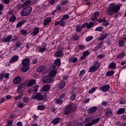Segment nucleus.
Segmentation results:
<instances>
[{
  "label": "nucleus",
  "mask_w": 126,
  "mask_h": 126,
  "mask_svg": "<svg viewBox=\"0 0 126 126\" xmlns=\"http://www.w3.org/2000/svg\"><path fill=\"white\" fill-rule=\"evenodd\" d=\"M52 22V18L51 17H47L44 19V26H46L48 25L49 23H51Z\"/></svg>",
  "instance_id": "4468645a"
},
{
  "label": "nucleus",
  "mask_w": 126,
  "mask_h": 126,
  "mask_svg": "<svg viewBox=\"0 0 126 126\" xmlns=\"http://www.w3.org/2000/svg\"><path fill=\"white\" fill-rule=\"evenodd\" d=\"M103 29L104 28H103V27H97L95 28V31H99V32H102Z\"/></svg>",
  "instance_id": "8fccbe9b"
},
{
  "label": "nucleus",
  "mask_w": 126,
  "mask_h": 126,
  "mask_svg": "<svg viewBox=\"0 0 126 126\" xmlns=\"http://www.w3.org/2000/svg\"><path fill=\"white\" fill-rule=\"evenodd\" d=\"M22 67L21 70L23 72H27V71L30 69V59L28 58H25V59L22 60Z\"/></svg>",
  "instance_id": "f03ea898"
},
{
  "label": "nucleus",
  "mask_w": 126,
  "mask_h": 126,
  "mask_svg": "<svg viewBox=\"0 0 126 126\" xmlns=\"http://www.w3.org/2000/svg\"><path fill=\"white\" fill-rule=\"evenodd\" d=\"M60 121H61V118L57 117L55 118L52 121V123L53 125H58L60 123Z\"/></svg>",
  "instance_id": "393cba45"
},
{
  "label": "nucleus",
  "mask_w": 126,
  "mask_h": 126,
  "mask_svg": "<svg viewBox=\"0 0 126 126\" xmlns=\"http://www.w3.org/2000/svg\"><path fill=\"white\" fill-rule=\"evenodd\" d=\"M55 56L56 58H61V57H63V51H62L58 50L55 53Z\"/></svg>",
  "instance_id": "6ab92c4d"
},
{
  "label": "nucleus",
  "mask_w": 126,
  "mask_h": 126,
  "mask_svg": "<svg viewBox=\"0 0 126 126\" xmlns=\"http://www.w3.org/2000/svg\"><path fill=\"white\" fill-rule=\"evenodd\" d=\"M60 4L61 5H65V6H66L68 4V0H63L60 1Z\"/></svg>",
  "instance_id": "c9c22d12"
},
{
  "label": "nucleus",
  "mask_w": 126,
  "mask_h": 126,
  "mask_svg": "<svg viewBox=\"0 0 126 126\" xmlns=\"http://www.w3.org/2000/svg\"><path fill=\"white\" fill-rule=\"evenodd\" d=\"M43 83H51L53 81V78L50 76H45L42 79Z\"/></svg>",
  "instance_id": "6e6552de"
},
{
  "label": "nucleus",
  "mask_w": 126,
  "mask_h": 126,
  "mask_svg": "<svg viewBox=\"0 0 126 126\" xmlns=\"http://www.w3.org/2000/svg\"><path fill=\"white\" fill-rule=\"evenodd\" d=\"M99 121H100V118H96L94 120H91V122H89L88 123L86 124L85 125V126H94L95 124H97V123H98Z\"/></svg>",
  "instance_id": "9b49d317"
},
{
  "label": "nucleus",
  "mask_w": 126,
  "mask_h": 126,
  "mask_svg": "<svg viewBox=\"0 0 126 126\" xmlns=\"http://www.w3.org/2000/svg\"><path fill=\"white\" fill-rule=\"evenodd\" d=\"M20 82H21V77H20V76L16 77L13 80V83H14V84H18L20 83Z\"/></svg>",
  "instance_id": "f3484780"
},
{
  "label": "nucleus",
  "mask_w": 126,
  "mask_h": 126,
  "mask_svg": "<svg viewBox=\"0 0 126 126\" xmlns=\"http://www.w3.org/2000/svg\"><path fill=\"white\" fill-rule=\"evenodd\" d=\"M12 125V121H9L8 122V124L6 126H11Z\"/></svg>",
  "instance_id": "774afa93"
},
{
  "label": "nucleus",
  "mask_w": 126,
  "mask_h": 126,
  "mask_svg": "<svg viewBox=\"0 0 126 126\" xmlns=\"http://www.w3.org/2000/svg\"><path fill=\"white\" fill-rule=\"evenodd\" d=\"M30 3H31V0H27L23 4V6L25 7L27 5H28V4H30Z\"/></svg>",
  "instance_id": "ea45409f"
},
{
  "label": "nucleus",
  "mask_w": 126,
  "mask_h": 126,
  "mask_svg": "<svg viewBox=\"0 0 126 126\" xmlns=\"http://www.w3.org/2000/svg\"><path fill=\"white\" fill-rule=\"evenodd\" d=\"M32 46H33V44L31 43H28L26 45V48H28V50H29V48H30V47H31Z\"/></svg>",
  "instance_id": "5fc2aeb1"
},
{
  "label": "nucleus",
  "mask_w": 126,
  "mask_h": 126,
  "mask_svg": "<svg viewBox=\"0 0 126 126\" xmlns=\"http://www.w3.org/2000/svg\"><path fill=\"white\" fill-rule=\"evenodd\" d=\"M24 90H25V85L24 84H20L19 85L17 92L19 93V94H22L24 92Z\"/></svg>",
  "instance_id": "1a4fd4ad"
},
{
  "label": "nucleus",
  "mask_w": 126,
  "mask_h": 126,
  "mask_svg": "<svg viewBox=\"0 0 126 126\" xmlns=\"http://www.w3.org/2000/svg\"><path fill=\"white\" fill-rule=\"evenodd\" d=\"M73 40H75V41H78V40H79V35L75 34L73 36Z\"/></svg>",
  "instance_id": "a18cd8bd"
},
{
  "label": "nucleus",
  "mask_w": 126,
  "mask_h": 126,
  "mask_svg": "<svg viewBox=\"0 0 126 126\" xmlns=\"http://www.w3.org/2000/svg\"><path fill=\"white\" fill-rule=\"evenodd\" d=\"M119 104H125V100L123 99H120L118 100Z\"/></svg>",
  "instance_id": "69168bd1"
},
{
  "label": "nucleus",
  "mask_w": 126,
  "mask_h": 126,
  "mask_svg": "<svg viewBox=\"0 0 126 126\" xmlns=\"http://www.w3.org/2000/svg\"><path fill=\"white\" fill-rule=\"evenodd\" d=\"M92 21H96L97 20V17L94 16V17L92 18Z\"/></svg>",
  "instance_id": "338daca9"
},
{
  "label": "nucleus",
  "mask_w": 126,
  "mask_h": 126,
  "mask_svg": "<svg viewBox=\"0 0 126 126\" xmlns=\"http://www.w3.org/2000/svg\"><path fill=\"white\" fill-rule=\"evenodd\" d=\"M98 110V107L96 106H94L90 108L89 110V114H93V113H95Z\"/></svg>",
  "instance_id": "a211bd4d"
},
{
  "label": "nucleus",
  "mask_w": 126,
  "mask_h": 126,
  "mask_svg": "<svg viewBox=\"0 0 126 126\" xmlns=\"http://www.w3.org/2000/svg\"><path fill=\"white\" fill-rule=\"evenodd\" d=\"M19 57L17 55H15L14 56H13L10 60L9 63H13L16 62H17V61H18V59H19Z\"/></svg>",
  "instance_id": "2eb2a0df"
},
{
  "label": "nucleus",
  "mask_w": 126,
  "mask_h": 126,
  "mask_svg": "<svg viewBox=\"0 0 126 126\" xmlns=\"http://www.w3.org/2000/svg\"><path fill=\"white\" fill-rule=\"evenodd\" d=\"M90 53H89V51L88 50H87L85 52H83V55L85 56V57H87V56L89 55Z\"/></svg>",
  "instance_id": "864d4df0"
},
{
  "label": "nucleus",
  "mask_w": 126,
  "mask_h": 126,
  "mask_svg": "<svg viewBox=\"0 0 126 126\" xmlns=\"http://www.w3.org/2000/svg\"><path fill=\"white\" fill-rule=\"evenodd\" d=\"M98 22H99V23H101L102 22H104V21H106V18H103V19H99L97 20Z\"/></svg>",
  "instance_id": "6e6d98bb"
},
{
  "label": "nucleus",
  "mask_w": 126,
  "mask_h": 126,
  "mask_svg": "<svg viewBox=\"0 0 126 126\" xmlns=\"http://www.w3.org/2000/svg\"><path fill=\"white\" fill-rule=\"evenodd\" d=\"M24 23H26V20H22L20 21L19 23H18L17 24V28H19V27H21V26H22Z\"/></svg>",
  "instance_id": "f704fd0d"
},
{
  "label": "nucleus",
  "mask_w": 126,
  "mask_h": 126,
  "mask_svg": "<svg viewBox=\"0 0 126 126\" xmlns=\"http://www.w3.org/2000/svg\"><path fill=\"white\" fill-rule=\"evenodd\" d=\"M40 30V28L39 27L34 28L33 29V31L32 32V34L34 36H36V35H38V33H39V31Z\"/></svg>",
  "instance_id": "cd10ccee"
},
{
  "label": "nucleus",
  "mask_w": 126,
  "mask_h": 126,
  "mask_svg": "<svg viewBox=\"0 0 126 126\" xmlns=\"http://www.w3.org/2000/svg\"><path fill=\"white\" fill-rule=\"evenodd\" d=\"M59 24L60 26H64V24H65V21L61 18L60 21L56 22L55 23V25H58Z\"/></svg>",
  "instance_id": "ddd939ff"
},
{
  "label": "nucleus",
  "mask_w": 126,
  "mask_h": 126,
  "mask_svg": "<svg viewBox=\"0 0 126 126\" xmlns=\"http://www.w3.org/2000/svg\"><path fill=\"white\" fill-rule=\"evenodd\" d=\"M55 64H56V65H61V60L60 59H56L55 62Z\"/></svg>",
  "instance_id": "79ce46f5"
},
{
  "label": "nucleus",
  "mask_w": 126,
  "mask_h": 126,
  "mask_svg": "<svg viewBox=\"0 0 126 126\" xmlns=\"http://www.w3.org/2000/svg\"><path fill=\"white\" fill-rule=\"evenodd\" d=\"M120 9L121 6L120 5H116V3H111L109 4L107 9L108 14L112 16L115 13H118Z\"/></svg>",
  "instance_id": "f257e3e1"
},
{
  "label": "nucleus",
  "mask_w": 126,
  "mask_h": 126,
  "mask_svg": "<svg viewBox=\"0 0 126 126\" xmlns=\"http://www.w3.org/2000/svg\"><path fill=\"white\" fill-rule=\"evenodd\" d=\"M121 120L122 121H125V120H126V115H123L121 116Z\"/></svg>",
  "instance_id": "e2e57ef3"
},
{
  "label": "nucleus",
  "mask_w": 126,
  "mask_h": 126,
  "mask_svg": "<svg viewBox=\"0 0 126 126\" xmlns=\"http://www.w3.org/2000/svg\"><path fill=\"white\" fill-rule=\"evenodd\" d=\"M63 78L64 80H66L68 78V75H64L63 76Z\"/></svg>",
  "instance_id": "680f3d73"
},
{
  "label": "nucleus",
  "mask_w": 126,
  "mask_h": 126,
  "mask_svg": "<svg viewBox=\"0 0 126 126\" xmlns=\"http://www.w3.org/2000/svg\"><path fill=\"white\" fill-rule=\"evenodd\" d=\"M94 37L93 36H89L86 38V42H89L91 41V40H93Z\"/></svg>",
  "instance_id": "37998d69"
},
{
  "label": "nucleus",
  "mask_w": 126,
  "mask_h": 126,
  "mask_svg": "<svg viewBox=\"0 0 126 126\" xmlns=\"http://www.w3.org/2000/svg\"><path fill=\"white\" fill-rule=\"evenodd\" d=\"M21 46H22V43L20 41L16 42L15 43V47L14 48V51H16V50L19 49Z\"/></svg>",
  "instance_id": "4be33fe9"
},
{
  "label": "nucleus",
  "mask_w": 126,
  "mask_h": 126,
  "mask_svg": "<svg viewBox=\"0 0 126 126\" xmlns=\"http://www.w3.org/2000/svg\"><path fill=\"white\" fill-rule=\"evenodd\" d=\"M85 73V71L84 70H82L81 71H80V73H79V75L80 76H82L83 74H84Z\"/></svg>",
  "instance_id": "052dcab7"
},
{
  "label": "nucleus",
  "mask_w": 126,
  "mask_h": 126,
  "mask_svg": "<svg viewBox=\"0 0 126 126\" xmlns=\"http://www.w3.org/2000/svg\"><path fill=\"white\" fill-rule=\"evenodd\" d=\"M102 47H103V42H101L97 44L94 50V51H98V50H100Z\"/></svg>",
  "instance_id": "5701e85b"
},
{
  "label": "nucleus",
  "mask_w": 126,
  "mask_h": 126,
  "mask_svg": "<svg viewBox=\"0 0 126 126\" xmlns=\"http://www.w3.org/2000/svg\"><path fill=\"white\" fill-rule=\"evenodd\" d=\"M116 65H117V64H116V63L112 62L109 65V67L110 68H112V69H115V68H116Z\"/></svg>",
  "instance_id": "72a5a7b5"
},
{
  "label": "nucleus",
  "mask_w": 126,
  "mask_h": 126,
  "mask_svg": "<svg viewBox=\"0 0 126 126\" xmlns=\"http://www.w3.org/2000/svg\"><path fill=\"white\" fill-rule=\"evenodd\" d=\"M51 89V86L49 85H46L44 86L42 89V91L43 92H47V91H49Z\"/></svg>",
  "instance_id": "bb28decb"
},
{
  "label": "nucleus",
  "mask_w": 126,
  "mask_h": 126,
  "mask_svg": "<svg viewBox=\"0 0 126 126\" xmlns=\"http://www.w3.org/2000/svg\"><path fill=\"white\" fill-rule=\"evenodd\" d=\"M31 11H32V7L31 6L27 7V8H24L21 12V16H26L30 13H31Z\"/></svg>",
  "instance_id": "423d86ee"
},
{
  "label": "nucleus",
  "mask_w": 126,
  "mask_h": 126,
  "mask_svg": "<svg viewBox=\"0 0 126 126\" xmlns=\"http://www.w3.org/2000/svg\"><path fill=\"white\" fill-rule=\"evenodd\" d=\"M16 19V17H15V16L13 15L12 16L10 17V18H9V21L10 22H14V21H15Z\"/></svg>",
  "instance_id": "a19ab883"
},
{
  "label": "nucleus",
  "mask_w": 126,
  "mask_h": 126,
  "mask_svg": "<svg viewBox=\"0 0 126 126\" xmlns=\"http://www.w3.org/2000/svg\"><path fill=\"white\" fill-rule=\"evenodd\" d=\"M125 56H126V53L125 52H123L117 55L116 56V58L121 60V59H123Z\"/></svg>",
  "instance_id": "2f4dec72"
},
{
  "label": "nucleus",
  "mask_w": 126,
  "mask_h": 126,
  "mask_svg": "<svg viewBox=\"0 0 126 126\" xmlns=\"http://www.w3.org/2000/svg\"><path fill=\"white\" fill-rule=\"evenodd\" d=\"M109 35L110 34L107 32H102L101 34V36L99 37L97 39L98 41H103L105 40V39H107V37L108 36H109Z\"/></svg>",
  "instance_id": "9d476101"
},
{
  "label": "nucleus",
  "mask_w": 126,
  "mask_h": 126,
  "mask_svg": "<svg viewBox=\"0 0 126 126\" xmlns=\"http://www.w3.org/2000/svg\"><path fill=\"white\" fill-rule=\"evenodd\" d=\"M94 91H95V88H93L89 91V93L90 94H92V93H93V92H94Z\"/></svg>",
  "instance_id": "13d9d810"
},
{
  "label": "nucleus",
  "mask_w": 126,
  "mask_h": 126,
  "mask_svg": "<svg viewBox=\"0 0 126 126\" xmlns=\"http://www.w3.org/2000/svg\"><path fill=\"white\" fill-rule=\"evenodd\" d=\"M100 89L104 92H106L110 89V86H109V85H105L101 87Z\"/></svg>",
  "instance_id": "aec40b11"
},
{
  "label": "nucleus",
  "mask_w": 126,
  "mask_h": 126,
  "mask_svg": "<svg viewBox=\"0 0 126 126\" xmlns=\"http://www.w3.org/2000/svg\"><path fill=\"white\" fill-rule=\"evenodd\" d=\"M42 47H40L39 50L40 53H44L47 51V44L45 43H42Z\"/></svg>",
  "instance_id": "f8f14e48"
},
{
  "label": "nucleus",
  "mask_w": 126,
  "mask_h": 126,
  "mask_svg": "<svg viewBox=\"0 0 126 126\" xmlns=\"http://www.w3.org/2000/svg\"><path fill=\"white\" fill-rule=\"evenodd\" d=\"M45 70V65H41L39 66L38 68L36 69V71L37 72H43Z\"/></svg>",
  "instance_id": "412c9836"
},
{
  "label": "nucleus",
  "mask_w": 126,
  "mask_h": 126,
  "mask_svg": "<svg viewBox=\"0 0 126 126\" xmlns=\"http://www.w3.org/2000/svg\"><path fill=\"white\" fill-rule=\"evenodd\" d=\"M29 101V98L27 97H25L23 99V102L24 103H27Z\"/></svg>",
  "instance_id": "bf43d9fd"
},
{
  "label": "nucleus",
  "mask_w": 126,
  "mask_h": 126,
  "mask_svg": "<svg viewBox=\"0 0 126 126\" xmlns=\"http://www.w3.org/2000/svg\"><path fill=\"white\" fill-rule=\"evenodd\" d=\"M118 45L119 47H123L125 45V41L124 40H121L119 41Z\"/></svg>",
  "instance_id": "49530a36"
},
{
  "label": "nucleus",
  "mask_w": 126,
  "mask_h": 126,
  "mask_svg": "<svg viewBox=\"0 0 126 126\" xmlns=\"http://www.w3.org/2000/svg\"><path fill=\"white\" fill-rule=\"evenodd\" d=\"M50 76H55L57 74V70H56V68H54V69H52L49 73Z\"/></svg>",
  "instance_id": "7c9ffc66"
},
{
  "label": "nucleus",
  "mask_w": 126,
  "mask_h": 126,
  "mask_svg": "<svg viewBox=\"0 0 126 126\" xmlns=\"http://www.w3.org/2000/svg\"><path fill=\"white\" fill-rule=\"evenodd\" d=\"M36 83V81L34 79L30 80L28 83V87H31L32 85H34Z\"/></svg>",
  "instance_id": "c85d7f7f"
},
{
  "label": "nucleus",
  "mask_w": 126,
  "mask_h": 126,
  "mask_svg": "<svg viewBox=\"0 0 126 126\" xmlns=\"http://www.w3.org/2000/svg\"><path fill=\"white\" fill-rule=\"evenodd\" d=\"M11 39H12V36L10 35L7 36L6 38H3L2 39V43H6L7 42H10Z\"/></svg>",
  "instance_id": "dca6fc26"
},
{
  "label": "nucleus",
  "mask_w": 126,
  "mask_h": 126,
  "mask_svg": "<svg viewBox=\"0 0 126 126\" xmlns=\"http://www.w3.org/2000/svg\"><path fill=\"white\" fill-rule=\"evenodd\" d=\"M75 98H76V95L72 94L71 95L70 99L71 101H74V100H75Z\"/></svg>",
  "instance_id": "603ef678"
},
{
  "label": "nucleus",
  "mask_w": 126,
  "mask_h": 126,
  "mask_svg": "<svg viewBox=\"0 0 126 126\" xmlns=\"http://www.w3.org/2000/svg\"><path fill=\"white\" fill-rule=\"evenodd\" d=\"M66 83L64 81H62L60 82L59 84V89L63 90L65 86Z\"/></svg>",
  "instance_id": "a878e982"
},
{
  "label": "nucleus",
  "mask_w": 126,
  "mask_h": 126,
  "mask_svg": "<svg viewBox=\"0 0 126 126\" xmlns=\"http://www.w3.org/2000/svg\"><path fill=\"white\" fill-rule=\"evenodd\" d=\"M115 73L114 70L109 71L106 73V75L108 76H113V75Z\"/></svg>",
  "instance_id": "58836bf2"
},
{
  "label": "nucleus",
  "mask_w": 126,
  "mask_h": 126,
  "mask_svg": "<svg viewBox=\"0 0 126 126\" xmlns=\"http://www.w3.org/2000/svg\"><path fill=\"white\" fill-rule=\"evenodd\" d=\"M32 88L33 89L32 91H33L34 93H37V92L38 91V88H39V86L35 85Z\"/></svg>",
  "instance_id": "4c0bfd02"
},
{
  "label": "nucleus",
  "mask_w": 126,
  "mask_h": 126,
  "mask_svg": "<svg viewBox=\"0 0 126 126\" xmlns=\"http://www.w3.org/2000/svg\"><path fill=\"white\" fill-rule=\"evenodd\" d=\"M105 116L107 117H111L113 116V112L111 109H107L105 112Z\"/></svg>",
  "instance_id": "c756f323"
},
{
  "label": "nucleus",
  "mask_w": 126,
  "mask_h": 126,
  "mask_svg": "<svg viewBox=\"0 0 126 126\" xmlns=\"http://www.w3.org/2000/svg\"><path fill=\"white\" fill-rule=\"evenodd\" d=\"M125 112H126V109H125V108H120L118 109L117 111V114L118 115H122V114H124Z\"/></svg>",
  "instance_id": "473e14b6"
},
{
  "label": "nucleus",
  "mask_w": 126,
  "mask_h": 126,
  "mask_svg": "<svg viewBox=\"0 0 126 126\" xmlns=\"http://www.w3.org/2000/svg\"><path fill=\"white\" fill-rule=\"evenodd\" d=\"M45 108L46 107L44 105H39L37 107V109L40 110H45Z\"/></svg>",
  "instance_id": "de8ad7c7"
},
{
  "label": "nucleus",
  "mask_w": 126,
  "mask_h": 126,
  "mask_svg": "<svg viewBox=\"0 0 126 126\" xmlns=\"http://www.w3.org/2000/svg\"><path fill=\"white\" fill-rule=\"evenodd\" d=\"M100 15V12L99 11H96L94 13V16L97 17L98 15Z\"/></svg>",
  "instance_id": "0e129e2a"
},
{
  "label": "nucleus",
  "mask_w": 126,
  "mask_h": 126,
  "mask_svg": "<svg viewBox=\"0 0 126 126\" xmlns=\"http://www.w3.org/2000/svg\"><path fill=\"white\" fill-rule=\"evenodd\" d=\"M63 99L62 98H59L55 100V104L59 105V106L63 105Z\"/></svg>",
  "instance_id": "b1692460"
},
{
  "label": "nucleus",
  "mask_w": 126,
  "mask_h": 126,
  "mask_svg": "<svg viewBox=\"0 0 126 126\" xmlns=\"http://www.w3.org/2000/svg\"><path fill=\"white\" fill-rule=\"evenodd\" d=\"M46 98H47V94L43 91L37 93L33 97V99H36V100H44Z\"/></svg>",
  "instance_id": "39448f33"
},
{
  "label": "nucleus",
  "mask_w": 126,
  "mask_h": 126,
  "mask_svg": "<svg viewBox=\"0 0 126 126\" xmlns=\"http://www.w3.org/2000/svg\"><path fill=\"white\" fill-rule=\"evenodd\" d=\"M25 106V104L23 103V102H20L18 104V107L20 109H22V108H23Z\"/></svg>",
  "instance_id": "c03bdc74"
},
{
  "label": "nucleus",
  "mask_w": 126,
  "mask_h": 126,
  "mask_svg": "<svg viewBox=\"0 0 126 126\" xmlns=\"http://www.w3.org/2000/svg\"><path fill=\"white\" fill-rule=\"evenodd\" d=\"M93 26H94V23L92 22L85 23L82 25V26L76 25V31L77 33H79L82 31V28H85V27H87L88 29H90V28H92V27H93Z\"/></svg>",
  "instance_id": "7ed1b4c3"
},
{
  "label": "nucleus",
  "mask_w": 126,
  "mask_h": 126,
  "mask_svg": "<svg viewBox=\"0 0 126 126\" xmlns=\"http://www.w3.org/2000/svg\"><path fill=\"white\" fill-rule=\"evenodd\" d=\"M99 67H100V64L98 62H95L94 63V66H92L89 69L90 72H94V71H96L97 69H99Z\"/></svg>",
  "instance_id": "0eeeda50"
},
{
  "label": "nucleus",
  "mask_w": 126,
  "mask_h": 126,
  "mask_svg": "<svg viewBox=\"0 0 126 126\" xmlns=\"http://www.w3.org/2000/svg\"><path fill=\"white\" fill-rule=\"evenodd\" d=\"M76 110V105L74 103H69L64 111L65 115H69L72 112H75Z\"/></svg>",
  "instance_id": "20e7f679"
},
{
  "label": "nucleus",
  "mask_w": 126,
  "mask_h": 126,
  "mask_svg": "<svg viewBox=\"0 0 126 126\" xmlns=\"http://www.w3.org/2000/svg\"><path fill=\"white\" fill-rule=\"evenodd\" d=\"M20 34L21 35H26L27 34V31H25L24 30H23L20 31Z\"/></svg>",
  "instance_id": "3c124183"
},
{
  "label": "nucleus",
  "mask_w": 126,
  "mask_h": 126,
  "mask_svg": "<svg viewBox=\"0 0 126 126\" xmlns=\"http://www.w3.org/2000/svg\"><path fill=\"white\" fill-rule=\"evenodd\" d=\"M78 49L79 51H82V50H85L86 47L84 45H79L78 46Z\"/></svg>",
  "instance_id": "e433bc0d"
},
{
  "label": "nucleus",
  "mask_w": 126,
  "mask_h": 126,
  "mask_svg": "<svg viewBox=\"0 0 126 126\" xmlns=\"http://www.w3.org/2000/svg\"><path fill=\"white\" fill-rule=\"evenodd\" d=\"M108 25H109V22L106 21V20L102 23L103 26H108Z\"/></svg>",
  "instance_id": "4d7b16f0"
},
{
  "label": "nucleus",
  "mask_w": 126,
  "mask_h": 126,
  "mask_svg": "<svg viewBox=\"0 0 126 126\" xmlns=\"http://www.w3.org/2000/svg\"><path fill=\"white\" fill-rule=\"evenodd\" d=\"M69 18V16L67 14L64 15L61 18L63 20H65V19H68Z\"/></svg>",
  "instance_id": "09e8293b"
}]
</instances>
